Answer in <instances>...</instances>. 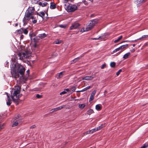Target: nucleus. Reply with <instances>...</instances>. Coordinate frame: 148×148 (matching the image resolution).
I'll return each mask as SVG.
<instances>
[{
    "label": "nucleus",
    "mask_w": 148,
    "mask_h": 148,
    "mask_svg": "<svg viewBox=\"0 0 148 148\" xmlns=\"http://www.w3.org/2000/svg\"><path fill=\"white\" fill-rule=\"evenodd\" d=\"M25 71V68L18 63L15 64L14 67L11 68V73L15 77H19V73L22 75H24Z\"/></svg>",
    "instance_id": "f257e3e1"
},
{
    "label": "nucleus",
    "mask_w": 148,
    "mask_h": 148,
    "mask_svg": "<svg viewBox=\"0 0 148 148\" xmlns=\"http://www.w3.org/2000/svg\"><path fill=\"white\" fill-rule=\"evenodd\" d=\"M35 8L34 7H29L25 13V16L23 20V25H25L31 19V16L33 15L34 12Z\"/></svg>",
    "instance_id": "f03ea898"
},
{
    "label": "nucleus",
    "mask_w": 148,
    "mask_h": 148,
    "mask_svg": "<svg viewBox=\"0 0 148 148\" xmlns=\"http://www.w3.org/2000/svg\"><path fill=\"white\" fill-rule=\"evenodd\" d=\"M20 90L21 87L19 86H15L13 89L11 93V97L14 101H15L19 99Z\"/></svg>",
    "instance_id": "7ed1b4c3"
},
{
    "label": "nucleus",
    "mask_w": 148,
    "mask_h": 148,
    "mask_svg": "<svg viewBox=\"0 0 148 148\" xmlns=\"http://www.w3.org/2000/svg\"><path fill=\"white\" fill-rule=\"evenodd\" d=\"M98 22L97 19L93 20L89 22L88 26L85 28H83L82 29L81 31L84 32L88 31L91 29Z\"/></svg>",
    "instance_id": "20e7f679"
},
{
    "label": "nucleus",
    "mask_w": 148,
    "mask_h": 148,
    "mask_svg": "<svg viewBox=\"0 0 148 148\" xmlns=\"http://www.w3.org/2000/svg\"><path fill=\"white\" fill-rule=\"evenodd\" d=\"M30 55V53L27 51H25V52L19 53L18 54V56L20 60H23L26 59Z\"/></svg>",
    "instance_id": "39448f33"
},
{
    "label": "nucleus",
    "mask_w": 148,
    "mask_h": 148,
    "mask_svg": "<svg viewBox=\"0 0 148 148\" xmlns=\"http://www.w3.org/2000/svg\"><path fill=\"white\" fill-rule=\"evenodd\" d=\"M77 9V7L75 5L69 4L67 5L66 7V10L68 12H73Z\"/></svg>",
    "instance_id": "423d86ee"
},
{
    "label": "nucleus",
    "mask_w": 148,
    "mask_h": 148,
    "mask_svg": "<svg viewBox=\"0 0 148 148\" xmlns=\"http://www.w3.org/2000/svg\"><path fill=\"white\" fill-rule=\"evenodd\" d=\"M18 118L16 117V119H13L12 122L13 124L12 125V127H15L18 125L20 121V120L18 119Z\"/></svg>",
    "instance_id": "0eeeda50"
},
{
    "label": "nucleus",
    "mask_w": 148,
    "mask_h": 148,
    "mask_svg": "<svg viewBox=\"0 0 148 148\" xmlns=\"http://www.w3.org/2000/svg\"><path fill=\"white\" fill-rule=\"evenodd\" d=\"M79 26V24L77 22H75L72 24L70 27L71 30L75 29L77 28Z\"/></svg>",
    "instance_id": "6e6552de"
},
{
    "label": "nucleus",
    "mask_w": 148,
    "mask_h": 148,
    "mask_svg": "<svg viewBox=\"0 0 148 148\" xmlns=\"http://www.w3.org/2000/svg\"><path fill=\"white\" fill-rule=\"evenodd\" d=\"M95 75H93L90 76H86L83 77L82 79L86 80H91L95 77Z\"/></svg>",
    "instance_id": "1a4fd4ad"
},
{
    "label": "nucleus",
    "mask_w": 148,
    "mask_h": 148,
    "mask_svg": "<svg viewBox=\"0 0 148 148\" xmlns=\"http://www.w3.org/2000/svg\"><path fill=\"white\" fill-rule=\"evenodd\" d=\"M97 130L96 129V128H95L94 129H92L91 130H89L88 131H87L86 132L84 133V135H86L88 134H90V133H93L97 131Z\"/></svg>",
    "instance_id": "9d476101"
},
{
    "label": "nucleus",
    "mask_w": 148,
    "mask_h": 148,
    "mask_svg": "<svg viewBox=\"0 0 148 148\" xmlns=\"http://www.w3.org/2000/svg\"><path fill=\"white\" fill-rule=\"evenodd\" d=\"M7 101L6 102V104L7 105L9 106L12 103V100L10 99L9 96L8 95V94L7 93Z\"/></svg>",
    "instance_id": "9b49d317"
},
{
    "label": "nucleus",
    "mask_w": 148,
    "mask_h": 148,
    "mask_svg": "<svg viewBox=\"0 0 148 148\" xmlns=\"http://www.w3.org/2000/svg\"><path fill=\"white\" fill-rule=\"evenodd\" d=\"M47 3L45 1H40L38 3V5L41 6L42 7H43L46 6L47 5Z\"/></svg>",
    "instance_id": "f8f14e48"
},
{
    "label": "nucleus",
    "mask_w": 148,
    "mask_h": 148,
    "mask_svg": "<svg viewBox=\"0 0 148 148\" xmlns=\"http://www.w3.org/2000/svg\"><path fill=\"white\" fill-rule=\"evenodd\" d=\"M47 36V34L45 33L39 34L38 37L41 39H43L46 37Z\"/></svg>",
    "instance_id": "ddd939ff"
},
{
    "label": "nucleus",
    "mask_w": 148,
    "mask_h": 148,
    "mask_svg": "<svg viewBox=\"0 0 148 148\" xmlns=\"http://www.w3.org/2000/svg\"><path fill=\"white\" fill-rule=\"evenodd\" d=\"M56 8V5L53 2L50 3V8L51 9H54Z\"/></svg>",
    "instance_id": "4468645a"
},
{
    "label": "nucleus",
    "mask_w": 148,
    "mask_h": 148,
    "mask_svg": "<svg viewBox=\"0 0 148 148\" xmlns=\"http://www.w3.org/2000/svg\"><path fill=\"white\" fill-rule=\"evenodd\" d=\"M96 109L98 111L100 110L102 108V106L100 104L97 105L95 106Z\"/></svg>",
    "instance_id": "2eb2a0df"
},
{
    "label": "nucleus",
    "mask_w": 148,
    "mask_h": 148,
    "mask_svg": "<svg viewBox=\"0 0 148 148\" xmlns=\"http://www.w3.org/2000/svg\"><path fill=\"white\" fill-rule=\"evenodd\" d=\"M117 51H119V53H121L122 51L120 47H119L115 49L113 51V53H115Z\"/></svg>",
    "instance_id": "dca6fc26"
},
{
    "label": "nucleus",
    "mask_w": 148,
    "mask_h": 148,
    "mask_svg": "<svg viewBox=\"0 0 148 148\" xmlns=\"http://www.w3.org/2000/svg\"><path fill=\"white\" fill-rule=\"evenodd\" d=\"M64 107V106H61L59 107L54 108V111H56L60 110Z\"/></svg>",
    "instance_id": "f3484780"
},
{
    "label": "nucleus",
    "mask_w": 148,
    "mask_h": 148,
    "mask_svg": "<svg viewBox=\"0 0 148 148\" xmlns=\"http://www.w3.org/2000/svg\"><path fill=\"white\" fill-rule=\"evenodd\" d=\"M128 46V44H126L125 45H123L120 47L121 49L122 52Z\"/></svg>",
    "instance_id": "a211bd4d"
},
{
    "label": "nucleus",
    "mask_w": 148,
    "mask_h": 148,
    "mask_svg": "<svg viewBox=\"0 0 148 148\" xmlns=\"http://www.w3.org/2000/svg\"><path fill=\"white\" fill-rule=\"evenodd\" d=\"M91 87V86H87V87L84 88L82 90H80V91H78L77 92H84V91H86V90H87L89 89Z\"/></svg>",
    "instance_id": "6ab92c4d"
},
{
    "label": "nucleus",
    "mask_w": 148,
    "mask_h": 148,
    "mask_svg": "<svg viewBox=\"0 0 148 148\" xmlns=\"http://www.w3.org/2000/svg\"><path fill=\"white\" fill-rule=\"evenodd\" d=\"M130 52L126 53L123 56V58L124 59L127 58L128 56L130 55Z\"/></svg>",
    "instance_id": "aec40b11"
},
{
    "label": "nucleus",
    "mask_w": 148,
    "mask_h": 148,
    "mask_svg": "<svg viewBox=\"0 0 148 148\" xmlns=\"http://www.w3.org/2000/svg\"><path fill=\"white\" fill-rule=\"evenodd\" d=\"M76 89V87L75 86L71 87L70 88V92L71 93L74 92Z\"/></svg>",
    "instance_id": "412c9836"
},
{
    "label": "nucleus",
    "mask_w": 148,
    "mask_h": 148,
    "mask_svg": "<svg viewBox=\"0 0 148 148\" xmlns=\"http://www.w3.org/2000/svg\"><path fill=\"white\" fill-rule=\"evenodd\" d=\"M85 104L84 103L80 104H79L78 107L81 109H83L85 106Z\"/></svg>",
    "instance_id": "4be33fe9"
},
{
    "label": "nucleus",
    "mask_w": 148,
    "mask_h": 148,
    "mask_svg": "<svg viewBox=\"0 0 148 148\" xmlns=\"http://www.w3.org/2000/svg\"><path fill=\"white\" fill-rule=\"evenodd\" d=\"M93 112H94V111H93V110H92L91 109H90L87 111V114H88L90 115L91 114L93 113Z\"/></svg>",
    "instance_id": "5701e85b"
},
{
    "label": "nucleus",
    "mask_w": 148,
    "mask_h": 148,
    "mask_svg": "<svg viewBox=\"0 0 148 148\" xmlns=\"http://www.w3.org/2000/svg\"><path fill=\"white\" fill-rule=\"evenodd\" d=\"M63 72L64 71H62L60 72L59 73L57 77V78L58 79L62 77L63 76Z\"/></svg>",
    "instance_id": "b1692460"
},
{
    "label": "nucleus",
    "mask_w": 148,
    "mask_h": 148,
    "mask_svg": "<svg viewBox=\"0 0 148 148\" xmlns=\"http://www.w3.org/2000/svg\"><path fill=\"white\" fill-rule=\"evenodd\" d=\"M105 127V125L104 124H102L100 126H99V127H97L96 128V129L97 130H99L101 129L102 128H103V127Z\"/></svg>",
    "instance_id": "393cba45"
},
{
    "label": "nucleus",
    "mask_w": 148,
    "mask_h": 148,
    "mask_svg": "<svg viewBox=\"0 0 148 148\" xmlns=\"http://www.w3.org/2000/svg\"><path fill=\"white\" fill-rule=\"evenodd\" d=\"M62 41L60 40H57L55 41L54 43L55 44H59L62 42Z\"/></svg>",
    "instance_id": "a878e982"
},
{
    "label": "nucleus",
    "mask_w": 148,
    "mask_h": 148,
    "mask_svg": "<svg viewBox=\"0 0 148 148\" xmlns=\"http://www.w3.org/2000/svg\"><path fill=\"white\" fill-rule=\"evenodd\" d=\"M23 28L20 29L19 30H18L17 31V33L19 34H22L23 32Z\"/></svg>",
    "instance_id": "bb28decb"
},
{
    "label": "nucleus",
    "mask_w": 148,
    "mask_h": 148,
    "mask_svg": "<svg viewBox=\"0 0 148 148\" xmlns=\"http://www.w3.org/2000/svg\"><path fill=\"white\" fill-rule=\"evenodd\" d=\"M122 38V36H121L119 37L116 40L114 41V42L115 43H116L117 42L119 41Z\"/></svg>",
    "instance_id": "cd10ccee"
},
{
    "label": "nucleus",
    "mask_w": 148,
    "mask_h": 148,
    "mask_svg": "<svg viewBox=\"0 0 148 148\" xmlns=\"http://www.w3.org/2000/svg\"><path fill=\"white\" fill-rule=\"evenodd\" d=\"M38 15L43 18V17H44L45 16V13L44 12H41L40 13V14H38Z\"/></svg>",
    "instance_id": "c85d7f7f"
},
{
    "label": "nucleus",
    "mask_w": 148,
    "mask_h": 148,
    "mask_svg": "<svg viewBox=\"0 0 148 148\" xmlns=\"http://www.w3.org/2000/svg\"><path fill=\"white\" fill-rule=\"evenodd\" d=\"M115 65V63L114 62H111L110 63V66L112 67H114Z\"/></svg>",
    "instance_id": "c756f323"
},
{
    "label": "nucleus",
    "mask_w": 148,
    "mask_h": 148,
    "mask_svg": "<svg viewBox=\"0 0 148 148\" xmlns=\"http://www.w3.org/2000/svg\"><path fill=\"white\" fill-rule=\"evenodd\" d=\"M23 32L25 34H27L28 33V31L27 29L23 28Z\"/></svg>",
    "instance_id": "7c9ffc66"
},
{
    "label": "nucleus",
    "mask_w": 148,
    "mask_h": 148,
    "mask_svg": "<svg viewBox=\"0 0 148 148\" xmlns=\"http://www.w3.org/2000/svg\"><path fill=\"white\" fill-rule=\"evenodd\" d=\"M79 57H78L76 58H75L72 61L73 63H74L75 62H76V61H77V60H79Z\"/></svg>",
    "instance_id": "2f4dec72"
},
{
    "label": "nucleus",
    "mask_w": 148,
    "mask_h": 148,
    "mask_svg": "<svg viewBox=\"0 0 148 148\" xmlns=\"http://www.w3.org/2000/svg\"><path fill=\"white\" fill-rule=\"evenodd\" d=\"M96 92V90H94L91 93L90 95L94 97L95 95Z\"/></svg>",
    "instance_id": "473e14b6"
},
{
    "label": "nucleus",
    "mask_w": 148,
    "mask_h": 148,
    "mask_svg": "<svg viewBox=\"0 0 148 148\" xmlns=\"http://www.w3.org/2000/svg\"><path fill=\"white\" fill-rule=\"evenodd\" d=\"M94 96L90 95L89 100V101H92L94 99Z\"/></svg>",
    "instance_id": "72a5a7b5"
},
{
    "label": "nucleus",
    "mask_w": 148,
    "mask_h": 148,
    "mask_svg": "<svg viewBox=\"0 0 148 148\" xmlns=\"http://www.w3.org/2000/svg\"><path fill=\"white\" fill-rule=\"evenodd\" d=\"M82 3H84L86 5H87L88 4L87 1L85 0L83 1Z\"/></svg>",
    "instance_id": "f704fd0d"
},
{
    "label": "nucleus",
    "mask_w": 148,
    "mask_h": 148,
    "mask_svg": "<svg viewBox=\"0 0 148 148\" xmlns=\"http://www.w3.org/2000/svg\"><path fill=\"white\" fill-rule=\"evenodd\" d=\"M59 26L61 28H65L66 27V25H59Z\"/></svg>",
    "instance_id": "c9c22d12"
},
{
    "label": "nucleus",
    "mask_w": 148,
    "mask_h": 148,
    "mask_svg": "<svg viewBox=\"0 0 148 148\" xmlns=\"http://www.w3.org/2000/svg\"><path fill=\"white\" fill-rule=\"evenodd\" d=\"M122 71V70L121 69H119L116 73V75L117 76H118L120 74V73Z\"/></svg>",
    "instance_id": "e433bc0d"
},
{
    "label": "nucleus",
    "mask_w": 148,
    "mask_h": 148,
    "mask_svg": "<svg viewBox=\"0 0 148 148\" xmlns=\"http://www.w3.org/2000/svg\"><path fill=\"white\" fill-rule=\"evenodd\" d=\"M36 97L38 98H40L42 97V95H40L39 94H37L36 96Z\"/></svg>",
    "instance_id": "4c0bfd02"
},
{
    "label": "nucleus",
    "mask_w": 148,
    "mask_h": 148,
    "mask_svg": "<svg viewBox=\"0 0 148 148\" xmlns=\"http://www.w3.org/2000/svg\"><path fill=\"white\" fill-rule=\"evenodd\" d=\"M66 92L65 91H63L61 92L60 93V95H64L66 94Z\"/></svg>",
    "instance_id": "58836bf2"
},
{
    "label": "nucleus",
    "mask_w": 148,
    "mask_h": 148,
    "mask_svg": "<svg viewBox=\"0 0 148 148\" xmlns=\"http://www.w3.org/2000/svg\"><path fill=\"white\" fill-rule=\"evenodd\" d=\"M139 1V3H143L145 2L146 0H138Z\"/></svg>",
    "instance_id": "ea45409f"
},
{
    "label": "nucleus",
    "mask_w": 148,
    "mask_h": 148,
    "mask_svg": "<svg viewBox=\"0 0 148 148\" xmlns=\"http://www.w3.org/2000/svg\"><path fill=\"white\" fill-rule=\"evenodd\" d=\"M147 147V146L145 144L143 146L141 147L140 148H146Z\"/></svg>",
    "instance_id": "a19ab883"
},
{
    "label": "nucleus",
    "mask_w": 148,
    "mask_h": 148,
    "mask_svg": "<svg viewBox=\"0 0 148 148\" xmlns=\"http://www.w3.org/2000/svg\"><path fill=\"white\" fill-rule=\"evenodd\" d=\"M106 66V64H103L102 66H101V69H103Z\"/></svg>",
    "instance_id": "79ce46f5"
},
{
    "label": "nucleus",
    "mask_w": 148,
    "mask_h": 148,
    "mask_svg": "<svg viewBox=\"0 0 148 148\" xmlns=\"http://www.w3.org/2000/svg\"><path fill=\"white\" fill-rule=\"evenodd\" d=\"M148 36L147 35H144V36H143L141 38H140L139 39H140L142 38H145L146 36Z\"/></svg>",
    "instance_id": "37998d69"
},
{
    "label": "nucleus",
    "mask_w": 148,
    "mask_h": 148,
    "mask_svg": "<svg viewBox=\"0 0 148 148\" xmlns=\"http://www.w3.org/2000/svg\"><path fill=\"white\" fill-rule=\"evenodd\" d=\"M36 127V126L35 125H33L32 126L30 127V129H33L35 128Z\"/></svg>",
    "instance_id": "c03bdc74"
},
{
    "label": "nucleus",
    "mask_w": 148,
    "mask_h": 148,
    "mask_svg": "<svg viewBox=\"0 0 148 148\" xmlns=\"http://www.w3.org/2000/svg\"><path fill=\"white\" fill-rule=\"evenodd\" d=\"M101 38L100 37H99V38H93V40H98V39H100V38Z\"/></svg>",
    "instance_id": "a18cd8bd"
},
{
    "label": "nucleus",
    "mask_w": 148,
    "mask_h": 148,
    "mask_svg": "<svg viewBox=\"0 0 148 148\" xmlns=\"http://www.w3.org/2000/svg\"><path fill=\"white\" fill-rule=\"evenodd\" d=\"M37 22V21L36 20H34L33 21V23H36Z\"/></svg>",
    "instance_id": "49530a36"
},
{
    "label": "nucleus",
    "mask_w": 148,
    "mask_h": 148,
    "mask_svg": "<svg viewBox=\"0 0 148 148\" xmlns=\"http://www.w3.org/2000/svg\"><path fill=\"white\" fill-rule=\"evenodd\" d=\"M50 111L51 112H55V111H54V109H53L51 110Z\"/></svg>",
    "instance_id": "de8ad7c7"
},
{
    "label": "nucleus",
    "mask_w": 148,
    "mask_h": 148,
    "mask_svg": "<svg viewBox=\"0 0 148 148\" xmlns=\"http://www.w3.org/2000/svg\"><path fill=\"white\" fill-rule=\"evenodd\" d=\"M1 124V125L2 127H3V128L4 126L5 125V123H2V124Z\"/></svg>",
    "instance_id": "09e8293b"
},
{
    "label": "nucleus",
    "mask_w": 148,
    "mask_h": 148,
    "mask_svg": "<svg viewBox=\"0 0 148 148\" xmlns=\"http://www.w3.org/2000/svg\"><path fill=\"white\" fill-rule=\"evenodd\" d=\"M65 90L67 92L69 91V90L70 91V88H67Z\"/></svg>",
    "instance_id": "8fccbe9b"
},
{
    "label": "nucleus",
    "mask_w": 148,
    "mask_h": 148,
    "mask_svg": "<svg viewBox=\"0 0 148 148\" xmlns=\"http://www.w3.org/2000/svg\"><path fill=\"white\" fill-rule=\"evenodd\" d=\"M31 18L32 19H34V16H31Z\"/></svg>",
    "instance_id": "3c124183"
},
{
    "label": "nucleus",
    "mask_w": 148,
    "mask_h": 148,
    "mask_svg": "<svg viewBox=\"0 0 148 148\" xmlns=\"http://www.w3.org/2000/svg\"><path fill=\"white\" fill-rule=\"evenodd\" d=\"M3 128V127H2L1 124H0V130L2 129Z\"/></svg>",
    "instance_id": "603ef678"
},
{
    "label": "nucleus",
    "mask_w": 148,
    "mask_h": 148,
    "mask_svg": "<svg viewBox=\"0 0 148 148\" xmlns=\"http://www.w3.org/2000/svg\"><path fill=\"white\" fill-rule=\"evenodd\" d=\"M129 41L128 40H125L124 41H123L122 42V43L125 42H128Z\"/></svg>",
    "instance_id": "864d4df0"
},
{
    "label": "nucleus",
    "mask_w": 148,
    "mask_h": 148,
    "mask_svg": "<svg viewBox=\"0 0 148 148\" xmlns=\"http://www.w3.org/2000/svg\"><path fill=\"white\" fill-rule=\"evenodd\" d=\"M135 51V50L134 49H133V50L131 51V52H133Z\"/></svg>",
    "instance_id": "5fc2aeb1"
},
{
    "label": "nucleus",
    "mask_w": 148,
    "mask_h": 148,
    "mask_svg": "<svg viewBox=\"0 0 148 148\" xmlns=\"http://www.w3.org/2000/svg\"><path fill=\"white\" fill-rule=\"evenodd\" d=\"M136 40H131V41H129L128 42H132L134 41H136Z\"/></svg>",
    "instance_id": "6e6d98bb"
},
{
    "label": "nucleus",
    "mask_w": 148,
    "mask_h": 148,
    "mask_svg": "<svg viewBox=\"0 0 148 148\" xmlns=\"http://www.w3.org/2000/svg\"><path fill=\"white\" fill-rule=\"evenodd\" d=\"M145 144L147 147H148V143H146Z\"/></svg>",
    "instance_id": "4d7b16f0"
},
{
    "label": "nucleus",
    "mask_w": 148,
    "mask_h": 148,
    "mask_svg": "<svg viewBox=\"0 0 148 148\" xmlns=\"http://www.w3.org/2000/svg\"><path fill=\"white\" fill-rule=\"evenodd\" d=\"M64 0V3H66L68 1V0Z\"/></svg>",
    "instance_id": "13d9d810"
},
{
    "label": "nucleus",
    "mask_w": 148,
    "mask_h": 148,
    "mask_svg": "<svg viewBox=\"0 0 148 148\" xmlns=\"http://www.w3.org/2000/svg\"><path fill=\"white\" fill-rule=\"evenodd\" d=\"M21 38H23V35H22L21 36Z\"/></svg>",
    "instance_id": "bf43d9fd"
},
{
    "label": "nucleus",
    "mask_w": 148,
    "mask_h": 148,
    "mask_svg": "<svg viewBox=\"0 0 148 148\" xmlns=\"http://www.w3.org/2000/svg\"><path fill=\"white\" fill-rule=\"evenodd\" d=\"M133 45V47H135V44H133V45Z\"/></svg>",
    "instance_id": "052dcab7"
},
{
    "label": "nucleus",
    "mask_w": 148,
    "mask_h": 148,
    "mask_svg": "<svg viewBox=\"0 0 148 148\" xmlns=\"http://www.w3.org/2000/svg\"><path fill=\"white\" fill-rule=\"evenodd\" d=\"M29 71V70H28L27 71V73H28Z\"/></svg>",
    "instance_id": "680f3d73"
},
{
    "label": "nucleus",
    "mask_w": 148,
    "mask_h": 148,
    "mask_svg": "<svg viewBox=\"0 0 148 148\" xmlns=\"http://www.w3.org/2000/svg\"><path fill=\"white\" fill-rule=\"evenodd\" d=\"M18 25V24H16V26H17Z\"/></svg>",
    "instance_id": "e2e57ef3"
}]
</instances>
